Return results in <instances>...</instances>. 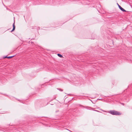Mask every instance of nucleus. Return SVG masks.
<instances>
[{"label":"nucleus","instance_id":"1","mask_svg":"<svg viewBox=\"0 0 132 132\" xmlns=\"http://www.w3.org/2000/svg\"><path fill=\"white\" fill-rule=\"evenodd\" d=\"M109 113L113 115H119L121 114V113L114 110H110L109 111Z\"/></svg>","mask_w":132,"mask_h":132},{"label":"nucleus","instance_id":"2","mask_svg":"<svg viewBox=\"0 0 132 132\" xmlns=\"http://www.w3.org/2000/svg\"><path fill=\"white\" fill-rule=\"evenodd\" d=\"M118 7L119 9L123 12H126V11L121 7L119 5H118Z\"/></svg>","mask_w":132,"mask_h":132},{"label":"nucleus","instance_id":"3","mask_svg":"<svg viewBox=\"0 0 132 132\" xmlns=\"http://www.w3.org/2000/svg\"><path fill=\"white\" fill-rule=\"evenodd\" d=\"M13 28L12 30L11 31V32H12L15 29V22H14V23L13 24Z\"/></svg>","mask_w":132,"mask_h":132},{"label":"nucleus","instance_id":"4","mask_svg":"<svg viewBox=\"0 0 132 132\" xmlns=\"http://www.w3.org/2000/svg\"><path fill=\"white\" fill-rule=\"evenodd\" d=\"M57 55L59 56V57H61V58H62L63 57V56H62V55H61V54H57Z\"/></svg>","mask_w":132,"mask_h":132},{"label":"nucleus","instance_id":"5","mask_svg":"<svg viewBox=\"0 0 132 132\" xmlns=\"http://www.w3.org/2000/svg\"><path fill=\"white\" fill-rule=\"evenodd\" d=\"M86 108L89 110H93V108L90 107H86Z\"/></svg>","mask_w":132,"mask_h":132},{"label":"nucleus","instance_id":"6","mask_svg":"<svg viewBox=\"0 0 132 132\" xmlns=\"http://www.w3.org/2000/svg\"><path fill=\"white\" fill-rule=\"evenodd\" d=\"M14 56L15 55H13V56H8L7 58L8 59H11L14 57Z\"/></svg>","mask_w":132,"mask_h":132},{"label":"nucleus","instance_id":"7","mask_svg":"<svg viewBox=\"0 0 132 132\" xmlns=\"http://www.w3.org/2000/svg\"><path fill=\"white\" fill-rule=\"evenodd\" d=\"M58 89L60 91H63V90L60 88H58Z\"/></svg>","mask_w":132,"mask_h":132},{"label":"nucleus","instance_id":"8","mask_svg":"<svg viewBox=\"0 0 132 132\" xmlns=\"http://www.w3.org/2000/svg\"><path fill=\"white\" fill-rule=\"evenodd\" d=\"M120 103L122 105H124V104L123 103Z\"/></svg>","mask_w":132,"mask_h":132},{"label":"nucleus","instance_id":"9","mask_svg":"<svg viewBox=\"0 0 132 132\" xmlns=\"http://www.w3.org/2000/svg\"><path fill=\"white\" fill-rule=\"evenodd\" d=\"M8 56H6L4 57V59H5V58H7V57Z\"/></svg>","mask_w":132,"mask_h":132},{"label":"nucleus","instance_id":"10","mask_svg":"<svg viewBox=\"0 0 132 132\" xmlns=\"http://www.w3.org/2000/svg\"><path fill=\"white\" fill-rule=\"evenodd\" d=\"M95 39V38H92V39Z\"/></svg>","mask_w":132,"mask_h":132},{"label":"nucleus","instance_id":"11","mask_svg":"<svg viewBox=\"0 0 132 132\" xmlns=\"http://www.w3.org/2000/svg\"><path fill=\"white\" fill-rule=\"evenodd\" d=\"M117 4H118V5H119L118 3H117Z\"/></svg>","mask_w":132,"mask_h":132},{"label":"nucleus","instance_id":"12","mask_svg":"<svg viewBox=\"0 0 132 132\" xmlns=\"http://www.w3.org/2000/svg\"><path fill=\"white\" fill-rule=\"evenodd\" d=\"M94 111H97L96 110H94Z\"/></svg>","mask_w":132,"mask_h":132}]
</instances>
